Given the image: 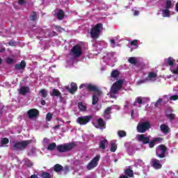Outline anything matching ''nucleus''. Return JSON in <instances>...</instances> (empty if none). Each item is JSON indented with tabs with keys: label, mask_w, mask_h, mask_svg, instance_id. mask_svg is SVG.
Masks as SVG:
<instances>
[{
	"label": "nucleus",
	"mask_w": 178,
	"mask_h": 178,
	"mask_svg": "<svg viewBox=\"0 0 178 178\" xmlns=\"http://www.w3.org/2000/svg\"><path fill=\"white\" fill-rule=\"evenodd\" d=\"M103 29L104 25L102 23H98L92 27L90 31L91 38H92V40H97V38H99L101 31H102Z\"/></svg>",
	"instance_id": "1"
},
{
	"label": "nucleus",
	"mask_w": 178,
	"mask_h": 178,
	"mask_svg": "<svg viewBox=\"0 0 178 178\" xmlns=\"http://www.w3.org/2000/svg\"><path fill=\"white\" fill-rule=\"evenodd\" d=\"M76 145V143L58 145H57V151L60 152V154H62L63 152H69V151H72L73 148H75Z\"/></svg>",
	"instance_id": "2"
},
{
	"label": "nucleus",
	"mask_w": 178,
	"mask_h": 178,
	"mask_svg": "<svg viewBox=\"0 0 178 178\" xmlns=\"http://www.w3.org/2000/svg\"><path fill=\"white\" fill-rule=\"evenodd\" d=\"M123 80L120 79L117 81H115L111 88L110 95L113 97L115 94H118L119 91L122 90V88L123 87Z\"/></svg>",
	"instance_id": "3"
},
{
	"label": "nucleus",
	"mask_w": 178,
	"mask_h": 178,
	"mask_svg": "<svg viewBox=\"0 0 178 178\" xmlns=\"http://www.w3.org/2000/svg\"><path fill=\"white\" fill-rule=\"evenodd\" d=\"M29 144H31V140H22L15 142L13 145V149L15 151H22V149H26L29 146Z\"/></svg>",
	"instance_id": "4"
},
{
	"label": "nucleus",
	"mask_w": 178,
	"mask_h": 178,
	"mask_svg": "<svg viewBox=\"0 0 178 178\" xmlns=\"http://www.w3.org/2000/svg\"><path fill=\"white\" fill-rule=\"evenodd\" d=\"M150 127L151 123L149 121L140 122L136 127V130L138 133H145Z\"/></svg>",
	"instance_id": "5"
},
{
	"label": "nucleus",
	"mask_w": 178,
	"mask_h": 178,
	"mask_svg": "<svg viewBox=\"0 0 178 178\" xmlns=\"http://www.w3.org/2000/svg\"><path fill=\"white\" fill-rule=\"evenodd\" d=\"M166 152H168V147L165 145H160L156 149V155L161 159L166 158Z\"/></svg>",
	"instance_id": "6"
},
{
	"label": "nucleus",
	"mask_w": 178,
	"mask_h": 178,
	"mask_svg": "<svg viewBox=\"0 0 178 178\" xmlns=\"http://www.w3.org/2000/svg\"><path fill=\"white\" fill-rule=\"evenodd\" d=\"M79 88H86V90H87V91L91 92L93 91L94 92H97V95H101V91L99 90V89L91 84V83H82L80 86Z\"/></svg>",
	"instance_id": "7"
},
{
	"label": "nucleus",
	"mask_w": 178,
	"mask_h": 178,
	"mask_svg": "<svg viewBox=\"0 0 178 178\" xmlns=\"http://www.w3.org/2000/svg\"><path fill=\"white\" fill-rule=\"evenodd\" d=\"M71 55L75 58H80V56L83 55V48L81 47V45H74L71 49Z\"/></svg>",
	"instance_id": "8"
},
{
	"label": "nucleus",
	"mask_w": 178,
	"mask_h": 178,
	"mask_svg": "<svg viewBox=\"0 0 178 178\" xmlns=\"http://www.w3.org/2000/svg\"><path fill=\"white\" fill-rule=\"evenodd\" d=\"M100 158L101 156L99 155H97L93 158L87 165L88 170H92L94 168H97V166H98V161H99Z\"/></svg>",
	"instance_id": "9"
},
{
	"label": "nucleus",
	"mask_w": 178,
	"mask_h": 178,
	"mask_svg": "<svg viewBox=\"0 0 178 178\" xmlns=\"http://www.w3.org/2000/svg\"><path fill=\"white\" fill-rule=\"evenodd\" d=\"M91 119H92V116L91 115L81 116L77 118V122L79 124L84 126L87 124V123H89Z\"/></svg>",
	"instance_id": "10"
},
{
	"label": "nucleus",
	"mask_w": 178,
	"mask_h": 178,
	"mask_svg": "<svg viewBox=\"0 0 178 178\" xmlns=\"http://www.w3.org/2000/svg\"><path fill=\"white\" fill-rule=\"evenodd\" d=\"M149 138L151 136H145V134H139L137 136V140L139 143H142V144H149Z\"/></svg>",
	"instance_id": "11"
},
{
	"label": "nucleus",
	"mask_w": 178,
	"mask_h": 178,
	"mask_svg": "<svg viewBox=\"0 0 178 178\" xmlns=\"http://www.w3.org/2000/svg\"><path fill=\"white\" fill-rule=\"evenodd\" d=\"M27 115L29 119H34L40 115V111L37 108H31L27 111Z\"/></svg>",
	"instance_id": "12"
},
{
	"label": "nucleus",
	"mask_w": 178,
	"mask_h": 178,
	"mask_svg": "<svg viewBox=\"0 0 178 178\" xmlns=\"http://www.w3.org/2000/svg\"><path fill=\"white\" fill-rule=\"evenodd\" d=\"M151 166L158 170L159 169H162V165L161 164V161L156 159H152L151 161Z\"/></svg>",
	"instance_id": "13"
},
{
	"label": "nucleus",
	"mask_w": 178,
	"mask_h": 178,
	"mask_svg": "<svg viewBox=\"0 0 178 178\" xmlns=\"http://www.w3.org/2000/svg\"><path fill=\"white\" fill-rule=\"evenodd\" d=\"M156 77H158L156 73L154 72H150L148 74V76L145 79L140 81V83H145V81H151L154 80V79H156Z\"/></svg>",
	"instance_id": "14"
},
{
	"label": "nucleus",
	"mask_w": 178,
	"mask_h": 178,
	"mask_svg": "<svg viewBox=\"0 0 178 178\" xmlns=\"http://www.w3.org/2000/svg\"><path fill=\"white\" fill-rule=\"evenodd\" d=\"M26 61L22 60L19 64H15L14 69L15 70H24V69H26Z\"/></svg>",
	"instance_id": "15"
},
{
	"label": "nucleus",
	"mask_w": 178,
	"mask_h": 178,
	"mask_svg": "<svg viewBox=\"0 0 178 178\" xmlns=\"http://www.w3.org/2000/svg\"><path fill=\"white\" fill-rule=\"evenodd\" d=\"M67 90L70 94H74V92L77 91V84H76L74 82H72L71 83V88H70L69 87H67Z\"/></svg>",
	"instance_id": "16"
},
{
	"label": "nucleus",
	"mask_w": 178,
	"mask_h": 178,
	"mask_svg": "<svg viewBox=\"0 0 178 178\" xmlns=\"http://www.w3.org/2000/svg\"><path fill=\"white\" fill-rule=\"evenodd\" d=\"M51 97H57V98H62V93L58 89L54 88L50 92Z\"/></svg>",
	"instance_id": "17"
},
{
	"label": "nucleus",
	"mask_w": 178,
	"mask_h": 178,
	"mask_svg": "<svg viewBox=\"0 0 178 178\" xmlns=\"http://www.w3.org/2000/svg\"><path fill=\"white\" fill-rule=\"evenodd\" d=\"M30 92V88L29 86H22L19 90V93L21 95H25L26 94H29Z\"/></svg>",
	"instance_id": "18"
},
{
	"label": "nucleus",
	"mask_w": 178,
	"mask_h": 178,
	"mask_svg": "<svg viewBox=\"0 0 178 178\" xmlns=\"http://www.w3.org/2000/svg\"><path fill=\"white\" fill-rule=\"evenodd\" d=\"M162 140H163V138H154L151 141L149 140V148H154V147H155V143L162 141Z\"/></svg>",
	"instance_id": "19"
},
{
	"label": "nucleus",
	"mask_w": 178,
	"mask_h": 178,
	"mask_svg": "<svg viewBox=\"0 0 178 178\" xmlns=\"http://www.w3.org/2000/svg\"><path fill=\"white\" fill-rule=\"evenodd\" d=\"M128 62L131 65H134V66H136V67H138L140 66V63L137 61V59L136 58V57L129 58L128 59Z\"/></svg>",
	"instance_id": "20"
},
{
	"label": "nucleus",
	"mask_w": 178,
	"mask_h": 178,
	"mask_svg": "<svg viewBox=\"0 0 178 178\" xmlns=\"http://www.w3.org/2000/svg\"><path fill=\"white\" fill-rule=\"evenodd\" d=\"M57 19L58 20H63L65 19V12L62 9H58L56 13Z\"/></svg>",
	"instance_id": "21"
},
{
	"label": "nucleus",
	"mask_w": 178,
	"mask_h": 178,
	"mask_svg": "<svg viewBox=\"0 0 178 178\" xmlns=\"http://www.w3.org/2000/svg\"><path fill=\"white\" fill-rule=\"evenodd\" d=\"M53 170L56 173H59L60 172H63V166H62L60 164H56L54 165Z\"/></svg>",
	"instance_id": "22"
},
{
	"label": "nucleus",
	"mask_w": 178,
	"mask_h": 178,
	"mask_svg": "<svg viewBox=\"0 0 178 178\" xmlns=\"http://www.w3.org/2000/svg\"><path fill=\"white\" fill-rule=\"evenodd\" d=\"M124 173L126 176H128L129 177H134V172L133 171V170H131V168H130V167L127 168L124 170Z\"/></svg>",
	"instance_id": "23"
},
{
	"label": "nucleus",
	"mask_w": 178,
	"mask_h": 178,
	"mask_svg": "<svg viewBox=\"0 0 178 178\" xmlns=\"http://www.w3.org/2000/svg\"><path fill=\"white\" fill-rule=\"evenodd\" d=\"M160 129L161 131L163 132L165 134H168V133H169V130H170V128H169V126L165 124H162L160 126Z\"/></svg>",
	"instance_id": "24"
},
{
	"label": "nucleus",
	"mask_w": 178,
	"mask_h": 178,
	"mask_svg": "<svg viewBox=\"0 0 178 178\" xmlns=\"http://www.w3.org/2000/svg\"><path fill=\"white\" fill-rule=\"evenodd\" d=\"M106 144H108V140L106 139L101 140L99 143V148H100L101 149H105V148H106V147L105 146L106 145Z\"/></svg>",
	"instance_id": "25"
},
{
	"label": "nucleus",
	"mask_w": 178,
	"mask_h": 178,
	"mask_svg": "<svg viewBox=\"0 0 178 178\" xmlns=\"http://www.w3.org/2000/svg\"><path fill=\"white\" fill-rule=\"evenodd\" d=\"M163 17H170V10L168 8L162 10Z\"/></svg>",
	"instance_id": "26"
},
{
	"label": "nucleus",
	"mask_w": 178,
	"mask_h": 178,
	"mask_svg": "<svg viewBox=\"0 0 178 178\" xmlns=\"http://www.w3.org/2000/svg\"><path fill=\"white\" fill-rule=\"evenodd\" d=\"M97 123L98 127H105V121L102 118H99L97 120Z\"/></svg>",
	"instance_id": "27"
},
{
	"label": "nucleus",
	"mask_w": 178,
	"mask_h": 178,
	"mask_svg": "<svg viewBox=\"0 0 178 178\" xmlns=\"http://www.w3.org/2000/svg\"><path fill=\"white\" fill-rule=\"evenodd\" d=\"M29 19L31 22H35V20H37V12L33 11L29 16Z\"/></svg>",
	"instance_id": "28"
},
{
	"label": "nucleus",
	"mask_w": 178,
	"mask_h": 178,
	"mask_svg": "<svg viewBox=\"0 0 178 178\" xmlns=\"http://www.w3.org/2000/svg\"><path fill=\"white\" fill-rule=\"evenodd\" d=\"M116 149H118V145L115 143L111 142V152H116Z\"/></svg>",
	"instance_id": "29"
},
{
	"label": "nucleus",
	"mask_w": 178,
	"mask_h": 178,
	"mask_svg": "<svg viewBox=\"0 0 178 178\" xmlns=\"http://www.w3.org/2000/svg\"><path fill=\"white\" fill-rule=\"evenodd\" d=\"M55 148H57L56 143H51L49 144L47 146L48 151H54V149H55Z\"/></svg>",
	"instance_id": "30"
},
{
	"label": "nucleus",
	"mask_w": 178,
	"mask_h": 178,
	"mask_svg": "<svg viewBox=\"0 0 178 178\" xmlns=\"http://www.w3.org/2000/svg\"><path fill=\"white\" fill-rule=\"evenodd\" d=\"M40 94L42 98H47V97H48V92L45 89H41L40 90Z\"/></svg>",
	"instance_id": "31"
},
{
	"label": "nucleus",
	"mask_w": 178,
	"mask_h": 178,
	"mask_svg": "<svg viewBox=\"0 0 178 178\" xmlns=\"http://www.w3.org/2000/svg\"><path fill=\"white\" fill-rule=\"evenodd\" d=\"M111 76L113 79H117V77H119V71H118L117 70H113L111 72Z\"/></svg>",
	"instance_id": "32"
},
{
	"label": "nucleus",
	"mask_w": 178,
	"mask_h": 178,
	"mask_svg": "<svg viewBox=\"0 0 178 178\" xmlns=\"http://www.w3.org/2000/svg\"><path fill=\"white\" fill-rule=\"evenodd\" d=\"M78 106L81 111H87V106H84L81 102L78 103Z\"/></svg>",
	"instance_id": "33"
},
{
	"label": "nucleus",
	"mask_w": 178,
	"mask_h": 178,
	"mask_svg": "<svg viewBox=\"0 0 178 178\" xmlns=\"http://www.w3.org/2000/svg\"><path fill=\"white\" fill-rule=\"evenodd\" d=\"M175 62H176V60L172 58V57H169L167 59V63L168 64L169 66H173V65H175Z\"/></svg>",
	"instance_id": "34"
},
{
	"label": "nucleus",
	"mask_w": 178,
	"mask_h": 178,
	"mask_svg": "<svg viewBox=\"0 0 178 178\" xmlns=\"http://www.w3.org/2000/svg\"><path fill=\"white\" fill-rule=\"evenodd\" d=\"M118 135L120 138H123V137H126L127 136V134L123 130H120L118 131Z\"/></svg>",
	"instance_id": "35"
},
{
	"label": "nucleus",
	"mask_w": 178,
	"mask_h": 178,
	"mask_svg": "<svg viewBox=\"0 0 178 178\" xmlns=\"http://www.w3.org/2000/svg\"><path fill=\"white\" fill-rule=\"evenodd\" d=\"M98 101H99V99L98 98V97H97V95H93L92 104L97 105V104L98 103Z\"/></svg>",
	"instance_id": "36"
},
{
	"label": "nucleus",
	"mask_w": 178,
	"mask_h": 178,
	"mask_svg": "<svg viewBox=\"0 0 178 178\" xmlns=\"http://www.w3.org/2000/svg\"><path fill=\"white\" fill-rule=\"evenodd\" d=\"M172 8V0H166L165 1V9Z\"/></svg>",
	"instance_id": "37"
},
{
	"label": "nucleus",
	"mask_w": 178,
	"mask_h": 178,
	"mask_svg": "<svg viewBox=\"0 0 178 178\" xmlns=\"http://www.w3.org/2000/svg\"><path fill=\"white\" fill-rule=\"evenodd\" d=\"M1 145H6V144H9V138H3L1 140Z\"/></svg>",
	"instance_id": "38"
},
{
	"label": "nucleus",
	"mask_w": 178,
	"mask_h": 178,
	"mask_svg": "<svg viewBox=\"0 0 178 178\" xmlns=\"http://www.w3.org/2000/svg\"><path fill=\"white\" fill-rule=\"evenodd\" d=\"M162 102H163V99H159L154 106H156V108H158V106H161V105H162Z\"/></svg>",
	"instance_id": "39"
},
{
	"label": "nucleus",
	"mask_w": 178,
	"mask_h": 178,
	"mask_svg": "<svg viewBox=\"0 0 178 178\" xmlns=\"http://www.w3.org/2000/svg\"><path fill=\"white\" fill-rule=\"evenodd\" d=\"M41 177L42 178H51V174H49V172H42L41 174Z\"/></svg>",
	"instance_id": "40"
},
{
	"label": "nucleus",
	"mask_w": 178,
	"mask_h": 178,
	"mask_svg": "<svg viewBox=\"0 0 178 178\" xmlns=\"http://www.w3.org/2000/svg\"><path fill=\"white\" fill-rule=\"evenodd\" d=\"M167 118H168V119H170V120H175V119L176 118V115H175L173 113L168 114Z\"/></svg>",
	"instance_id": "41"
},
{
	"label": "nucleus",
	"mask_w": 178,
	"mask_h": 178,
	"mask_svg": "<svg viewBox=\"0 0 178 178\" xmlns=\"http://www.w3.org/2000/svg\"><path fill=\"white\" fill-rule=\"evenodd\" d=\"M14 62L15 60L10 57L6 58V63L8 65H12V63H14Z\"/></svg>",
	"instance_id": "42"
},
{
	"label": "nucleus",
	"mask_w": 178,
	"mask_h": 178,
	"mask_svg": "<svg viewBox=\"0 0 178 178\" xmlns=\"http://www.w3.org/2000/svg\"><path fill=\"white\" fill-rule=\"evenodd\" d=\"M136 104H139V105H141V104H143V97H138L136 99Z\"/></svg>",
	"instance_id": "43"
},
{
	"label": "nucleus",
	"mask_w": 178,
	"mask_h": 178,
	"mask_svg": "<svg viewBox=\"0 0 178 178\" xmlns=\"http://www.w3.org/2000/svg\"><path fill=\"white\" fill-rule=\"evenodd\" d=\"M51 119H52V114L48 113L47 114V115H46V120H47V122H51Z\"/></svg>",
	"instance_id": "44"
},
{
	"label": "nucleus",
	"mask_w": 178,
	"mask_h": 178,
	"mask_svg": "<svg viewBox=\"0 0 178 178\" xmlns=\"http://www.w3.org/2000/svg\"><path fill=\"white\" fill-rule=\"evenodd\" d=\"M131 45L132 47H137L138 45V40H134L131 42Z\"/></svg>",
	"instance_id": "45"
},
{
	"label": "nucleus",
	"mask_w": 178,
	"mask_h": 178,
	"mask_svg": "<svg viewBox=\"0 0 178 178\" xmlns=\"http://www.w3.org/2000/svg\"><path fill=\"white\" fill-rule=\"evenodd\" d=\"M111 111H112V108L107 107V108L104 111V114L111 115Z\"/></svg>",
	"instance_id": "46"
},
{
	"label": "nucleus",
	"mask_w": 178,
	"mask_h": 178,
	"mask_svg": "<svg viewBox=\"0 0 178 178\" xmlns=\"http://www.w3.org/2000/svg\"><path fill=\"white\" fill-rule=\"evenodd\" d=\"M55 29L56 30V31H58V33H62V31H63V29L58 25L55 26Z\"/></svg>",
	"instance_id": "47"
},
{
	"label": "nucleus",
	"mask_w": 178,
	"mask_h": 178,
	"mask_svg": "<svg viewBox=\"0 0 178 178\" xmlns=\"http://www.w3.org/2000/svg\"><path fill=\"white\" fill-rule=\"evenodd\" d=\"M56 35H58V33H56L54 31L49 33V37H56Z\"/></svg>",
	"instance_id": "48"
},
{
	"label": "nucleus",
	"mask_w": 178,
	"mask_h": 178,
	"mask_svg": "<svg viewBox=\"0 0 178 178\" xmlns=\"http://www.w3.org/2000/svg\"><path fill=\"white\" fill-rule=\"evenodd\" d=\"M170 99H171L172 101H177L178 99V95H172L170 97Z\"/></svg>",
	"instance_id": "49"
},
{
	"label": "nucleus",
	"mask_w": 178,
	"mask_h": 178,
	"mask_svg": "<svg viewBox=\"0 0 178 178\" xmlns=\"http://www.w3.org/2000/svg\"><path fill=\"white\" fill-rule=\"evenodd\" d=\"M110 42H111V45L112 48H115V47L116 45V42H115V40L111 39L110 40Z\"/></svg>",
	"instance_id": "50"
},
{
	"label": "nucleus",
	"mask_w": 178,
	"mask_h": 178,
	"mask_svg": "<svg viewBox=\"0 0 178 178\" xmlns=\"http://www.w3.org/2000/svg\"><path fill=\"white\" fill-rule=\"evenodd\" d=\"M104 118L107 120H109L111 119V114H104Z\"/></svg>",
	"instance_id": "51"
},
{
	"label": "nucleus",
	"mask_w": 178,
	"mask_h": 178,
	"mask_svg": "<svg viewBox=\"0 0 178 178\" xmlns=\"http://www.w3.org/2000/svg\"><path fill=\"white\" fill-rule=\"evenodd\" d=\"M26 3V1L24 0H18V4L19 5H24Z\"/></svg>",
	"instance_id": "52"
},
{
	"label": "nucleus",
	"mask_w": 178,
	"mask_h": 178,
	"mask_svg": "<svg viewBox=\"0 0 178 178\" xmlns=\"http://www.w3.org/2000/svg\"><path fill=\"white\" fill-rule=\"evenodd\" d=\"M138 15H140V11L135 10L134 11V16H138Z\"/></svg>",
	"instance_id": "53"
},
{
	"label": "nucleus",
	"mask_w": 178,
	"mask_h": 178,
	"mask_svg": "<svg viewBox=\"0 0 178 178\" xmlns=\"http://www.w3.org/2000/svg\"><path fill=\"white\" fill-rule=\"evenodd\" d=\"M26 165L29 168H31V166H33V163H31V161H28L26 162Z\"/></svg>",
	"instance_id": "54"
},
{
	"label": "nucleus",
	"mask_w": 178,
	"mask_h": 178,
	"mask_svg": "<svg viewBox=\"0 0 178 178\" xmlns=\"http://www.w3.org/2000/svg\"><path fill=\"white\" fill-rule=\"evenodd\" d=\"M129 105H130V102H129V101H126L124 108H129Z\"/></svg>",
	"instance_id": "55"
},
{
	"label": "nucleus",
	"mask_w": 178,
	"mask_h": 178,
	"mask_svg": "<svg viewBox=\"0 0 178 178\" xmlns=\"http://www.w3.org/2000/svg\"><path fill=\"white\" fill-rule=\"evenodd\" d=\"M40 104H41V105L44 106V105H45V104H47V103L45 102V100L42 99V100L40 101Z\"/></svg>",
	"instance_id": "56"
},
{
	"label": "nucleus",
	"mask_w": 178,
	"mask_h": 178,
	"mask_svg": "<svg viewBox=\"0 0 178 178\" xmlns=\"http://www.w3.org/2000/svg\"><path fill=\"white\" fill-rule=\"evenodd\" d=\"M9 45H10L11 47H15V42H9Z\"/></svg>",
	"instance_id": "57"
},
{
	"label": "nucleus",
	"mask_w": 178,
	"mask_h": 178,
	"mask_svg": "<svg viewBox=\"0 0 178 178\" xmlns=\"http://www.w3.org/2000/svg\"><path fill=\"white\" fill-rule=\"evenodd\" d=\"M119 178H129V177H127V175H120Z\"/></svg>",
	"instance_id": "58"
},
{
	"label": "nucleus",
	"mask_w": 178,
	"mask_h": 178,
	"mask_svg": "<svg viewBox=\"0 0 178 178\" xmlns=\"http://www.w3.org/2000/svg\"><path fill=\"white\" fill-rule=\"evenodd\" d=\"M131 118H133V116H134V110L131 111Z\"/></svg>",
	"instance_id": "59"
},
{
	"label": "nucleus",
	"mask_w": 178,
	"mask_h": 178,
	"mask_svg": "<svg viewBox=\"0 0 178 178\" xmlns=\"http://www.w3.org/2000/svg\"><path fill=\"white\" fill-rule=\"evenodd\" d=\"M60 127V125H56L54 127V129H59Z\"/></svg>",
	"instance_id": "60"
},
{
	"label": "nucleus",
	"mask_w": 178,
	"mask_h": 178,
	"mask_svg": "<svg viewBox=\"0 0 178 178\" xmlns=\"http://www.w3.org/2000/svg\"><path fill=\"white\" fill-rule=\"evenodd\" d=\"M136 104H137V102H136V100H135V102L133 104V106H136Z\"/></svg>",
	"instance_id": "61"
},
{
	"label": "nucleus",
	"mask_w": 178,
	"mask_h": 178,
	"mask_svg": "<svg viewBox=\"0 0 178 178\" xmlns=\"http://www.w3.org/2000/svg\"><path fill=\"white\" fill-rule=\"evenodd\" d=\"M1 64H2V58H0V65H1Z\"/></svg>",
	"instance_id": "62"
},
{
	"label": "nucleus",
	"mask_w": 178,
	"mask_h": 178,
	"mask_svg": "<svg viewBox=\"0 0 178 178\" xmlns=\"http://www.w3.org/2000/svg\"><path fill=\"white\" fill-rule=\"evenodd\" d=\"M114 162H115V163L118 162V159H115Z\"/></svg>",
	"instance_id": "63"
}]
</instances>
